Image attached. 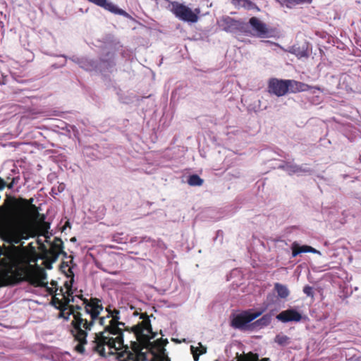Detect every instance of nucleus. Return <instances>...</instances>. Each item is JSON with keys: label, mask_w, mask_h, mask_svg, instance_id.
Wrapping results in <instances>:
<instances>
[{"label": "nucleus", "mask_w": 361, "mask_h": 361, "mask_svg": "<svg viewBox=\"0 0 361 361\" xmlns=\"http://www.w3.org/2000/svg\"><path fill=\"white\" fill-rule=\"evenodd\" d=\"M32 199H13L8 202L7 209L0 213V238L11 246L2 250L0 247V275L4 281H10L24 275L27 281L35 286H43L52 295L51 303L60 310L59 317L70 321L72 333L78 341L75 349L83 353L87 343V331L94 323L104 327L96 334L92 341V348L102 356L117 354L121 361L133 359L134 355L123 344L125 323L120 321V312L109 310L107 314L98 317L103 310L97 299L88 300L82 296L73 295L71 288L66 283L65 290L56 288L52 281L48 286L47 274L43 268L32 267L31 255L23 246V240L37 235L49 238V225L44 221V216L39 213Z\"/></svg>", "instance_id": "nucleus-1"}, {"label": "nucleus", "mask_w": 361, "mask_h": 361, "mask_svg": "<svg viewBox=\"0 0 361 361\" xmlns=\"http://www.w3.org/2000/svg\"><path fill=\"white\" fill-rule=\"evenodd\" d=\"M263 312L261 311L247 310L237 314L231 317V325L234 329L242 331H253L252 321L259 317Z\"/></svg>", "instance_id": "nucleus-2"}, {"label": "nucleus", "mask_w": 361, "mask_h": 361, "mask_svg": "<svg viewBox=\"0 0 361 361\" xmlns=\"http://www.w3.org/2000/svg\"><path fill=\"white\" fill-rule=\"evenodd\" d=\"M171 11L176 18L188 23H196L198 20V15L200 13V8L192 10L188 6L178 2L171 4Z\"/></svg>", "instance_id": "nucleus-3"}, {"label": "nucleus", "mask_w": 361, "mask_h": 361, "mask_svg": "<svg viewBox=\"0 0 361 361\" xmlns=\"http://www.w3.org/2000/svg\"><path fill=\"white\" fill-rule=\"evenodd\" d=\"M250 24L252 27L256 36L262 38L271 36V31L266 24L260 21L258 18L253 17L250 19Z\"/></svg>", "instance_id": "nucleus-4"}, {"label": "nucleus", "mask_w": 361, "mask_h": 361, "mask_svg": "<svg viewBox=\"0 0 361 361\" xmlns=\"http://www.w3.org/2000/svg\"><path fill=\"white\" fill-rule=\"evenodd\" d=\"M287 82L288 80H271L269 85V92L279 97L286 94L288 92Z\"/></svg>", "instance_id": "nucleus-5"}, {"label": "nucleus", "mask_w": 361, "mask_h": 361, "mask_svg": "<svg viewBox=\"0 0 361 361\" xmlns=\"http://www.w3.org/2000/svg\"><path fill=\"white\" fill-rule=\"evenodd\" d=\"M276 319L283 323L289 322H300L302 319L301 314L294 309H288L282 311L276 315Z\"/></svg>", "instance_id": "nucleus-6"}, {"label": "nucleus", "mask_w": 361, "mask_h": 361, "mask_svg": "<svg viewBox=\"0 0 361 361\" xmlns=\"http://www.w3.org/2000/svg\"><path fill=\"white\" fill-rule=\"evenodd\" d=\"M303 252H312L317 255H321V252L308 245H300L298 243H293L292 245V256L296 257L298 255Z\"/></svg>", "instance_id": "nucleus-7"}, {"label": "nucleus", "mask_w": 361, "mask_h": 361, "mask_svg": "<svg viewBox=\"0 0 361 361\" xmlns=\"http://www.w3.org/2000/svg\"><path fill=\"white\" fill-rule=\"evenodd\" d=\"M288 91L290 92H305L310 89V86L301 82L288 80Z\"/></svg>", "instance_id": "nucleus-8"}, {"label": "nucleus", "mask_w": 361, "mask_h": 361, "mask_svg": "<svg viewBox=\"0 0 361 361\" xmlns=\"http://www.w3.org/2000/svg\"><path fill=\"white\" fill-rule=\"evenodd\" d=\"M220 26L227 32H232L237 29L239 23L230 17H224L219 21Z\"/></svg>", "instance_id": "nucleus-9"}, {"label": "nucleus", "mask_w": 361, "mask_h": 361, "mask_svg": "<svg viewBox=\"0 0 361 361\" xmlns=\"http://www.w3.org/2000/svg\"><path fill=\"white\" fill-rule=\"evenodd\" d=\"M272 319L271 314H264L262 317L252 322L253 331L255 329H262L268 326Z\"/></svg>", "instance_id": "nucleus-10"}, {"label": "nucleus", "mask_w": 361, "mask_h": 361, "mask_svg": "<svg viewBox=\"0 0 361 361\" xmlns=\"http://www.w3.org/2000/svg\"><path fill=\"white\" fill-rule=\"evenodd\" d=\"M190 351L192 354L194 361H198L200 355L207 353V347L202 345L201 343H198L197 346H190Z\"/></svg>", "instance_id": "nucleus-11"}, {"label": "nucleus", "mask_w": 361, "mask_h": 361, "mask_svg": "<svg viewBox=\"0 0 361 361\" xmlns=\"http://www.w3.org/2000/svg\"><path fill=\"white\" fill-rule=\"evenodd\" d=\"M274 289L279 298L285 299L289 295L290 291L285 285L276 283L274 285Z\"/></svg>", "instance_id": "nucleus-12"}, {"label": "nucleus", "mask_w": 361, "mask_h": 361, "mask_svg": "<svg viewBox=\"0 0 361 361\" xmlns=\"http://www.w3.org/2000/svg\"><path fill=\"white\" fill-rule=\"evenodd\" d=\"M51 251L53 255L59 256L62 252V242L59 239H56L51 245Z\"/></svg>", "instance_id": "nucleus-13"}, {"label": "nucleus", "mask_w": 361, "mask_h": 361, "mask_svg": "<svg viewBox=\"0 0 361 361\" xmlns=\"http://www.w3.org/2000/svg\"><path fill=\"white\" fill-rule=\"evenodd\" d=\"M237 361H259L258 355L253 353H247L240 357ZM261 361H269L268 358H264Z\"/></svg>", "instance_id": "nucleus-14"}, {"label": "nucleus", "mask_w": 361, "mask_h": 361, "mask_svg": "<svg viewBox=\"0 0 361 361\" xmlns=\"http://www.w3.org/2000/svg\"><path fill=\"white\" fill-rule=\"evenodd\" d=\"M289 340L290 338L287 336L280 334L275 337L274 341L279 345L284 346L289 343Z\"/></svg>", "instance_id": "nucleus-15"}, {"label": "nucleus", "mask_w": 361, "mask_h": 361, "mask_svg": "<svg viewBox=\"0 0 361 361\" xmlns=\"http://www.w3.org/2000/svg\"><path fill=\"white\" fill-rule=\"evenodd\" d=\"M188 183L190 185L198 186L202 184L203 180L198 176L192 175L189 177Z\"/></svg>", "instance_id": "nucleus-16"}, {"label": "nucleus", "mask_w": 361, "mask_h": 361, "mask_svg": "<svg viewBox=\"0 0 361 361\" xmlns=\"http://www.w3.org/2000/svg\"><path fill=\"white\" fill-rule=\"evenodd\" d=\"M232 3L238 7L250 8L251 2L248 0H232Z\"/></svg>", "instance_id": "nucleus-17"}, {"label": "nucleus", "mask_w": 361, "mask_h": 361, "mask_svg": "<svg viewBox=\"0 0 361 361\" xmlns=\"http://www.w3.org/2000/svg\"><path fill=\"white\" fill-rule=\"evenodd\" d=\"M287 6L290 7L292 5L300 4L302 3H310L312 0H282Z\"/></svg>", "instance_id": "nucleus-18"}, {"label": "nucleus", "mask_w": 361, "mask_h": 361, "mask_svg": "<svg viewBox=\"0 0 361 361\" xmlns=\"http://www.w3.org/2000/svg\"><path fill=\"white\" fill-rule=\"evenodd\" d=\"M303 292L308 297H311V298L314 297L313 288H312V287H311L310 286H305L303 288Z\"/></svg>", "instance_id": "nucleus-19"}, {"label": "nucleus", "mask_w": 361, "mask_h": 361, "mask_svg": "<svg viewBox=\"0 0 361 361\" xmlns=\"http://www.w3.org/2000/svg\"><path fill=\"white\" fill-rule=\"evenodd\" d=\"M287 171L289 173H299L300 168L297 166H292L287 169Z\"/></svg>", "instance_id": "nucleus-20"}, {"label": "nucleus", "mask_w": 361, "mask_h": 361, "mask_svg": "<svg viewBox=\"0 0 361 361\" xmlns=\"http://www.w3.org/2000/svg\"><path fill=\"white\" fill-rule=\"evenodd\" d=\"M293 53L295 54H296L297 56H298L299 58L306 56V55H307L305 51H300V52H295V51H294Z\"/></svg>", "instance_id": "nucleus-21"}, {"label": "nucleus", "mask_w": 361, "mask_h": 361, "mask_svg": "<svg viewBox=\"0 0 361 361\" xmlns=\"http://www.w3.org/2000/svg\"><path fill=\"white\" fill-rule=\"evenodd\" d=\"M5 185H6L5 181L0 178V190L4 189Z\"/></svg>", "instance_id": "nucleus-22"}, {"label": "nucleus", "mask_w": 361, "mask_h": 361, "mask_svg": "<svg viewBox=\"0 0 361 361\" xmlns=\"http://www.w3.org/2000/svg\"><path fill=\"white\" fill-rule=\"evenodd\" d=\"M215 361H219V360H216Z\"/></svg>", "instance_id": "nucleus-23"}]
</instances>
